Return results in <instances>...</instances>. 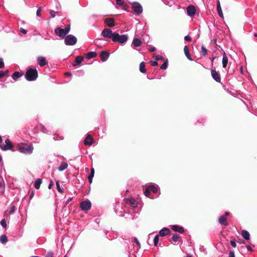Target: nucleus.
<instances>
[{"mask_svg":"<svg viewBox=\"0 0 257 257\" xmlns=\"http://www.w3.org/2000/svg\"><path fill=\"white\" fill-rule=\"evenodd\" d=\"M128 38V36L127 34L119 35L118 33L114 32L112 41L114 43L124 45L127 41Z\"/></svg>","mask_w":257,"mask_h":257,"instance_id":"f257e3e1","label":"nucleus"},{"mask_svg":"<svg viewBox=\"0 0 257 257\" xmlns=\"http://www.w3.org/2000/svg\"><path fill=\"white\" fill-rule=\"evenodd\" d=\"M38 76V71L36 68H30L26 72L25 78L28 81H34L37 79Z\"/></svg>","mask_w":257,"mask_h":257,"instance_id":"f03ea898","label":"nucleus"},{"mask_svg":"<svg viewBox=\"0 0 257 257\" xmlns=\"http://www.w3.org/2000/svg\"><path fill=\"white\" fill-rule=\"evenodd\" d=\"M70 25H67L64 29H62L59 27L56 28L54 32L55 34L59 36V37L64 39L66 36V35L70 32Z\"/></svg>","mask_w":257,"mask_h":257,"instance_id":"7ed1b4c3","label":"nucleus"},{"mask_svg":"<svg viewBox=\"0 0 257 257\" xmlns=\"http://www.w3.org/2000/svg\"><path fill=\"white\" fill-rule=\"evenodd\" d=\"M33 146L32 144L22 145L19 146V151L25 154H31L33 151Z\"/></svg>","mask_w":257,"mask_h":257,"instance_id":"20e7f679","label":"nucleus"},{"mask_svg":"<svg viewBox=\"0 0 257 257\" xmlns=\"http://www.w3.org/2000/svg\"><path fill=\"white\" fill-rule=\"evenodd\" d=\"M77 39L73 35H68L64 38L65 44L67 46H73L76 44Z\"/></svg>","mask_w":257,"mask_h":257,"instance_id":"39448f33","label":"nucleus"},{"mask_svg":"<svg viewBox=\"0 0 257 257\" xmlns=\"http://www.w3.org/2000/svg\"><path fill=\"white\" fill-rule=\"evenodd\" d=\"M135 13L138 15L141 14L143 13V9L142 5L137 2L130 3Z\"/></svg>","mask_w":257,"mask_h":257,"instance_id":"423d86ee","label":"nucleus"},{"mask_svg":"<svg viewBox=\"0 0 257 257\" xmlns=\"http://www.w3.org/2000/svg\"><path fill=\"white\" fill-rule=\"evenodd\" d=\"M0 147L3 151H6L12 149L14 148V146L11 141L7 139L5 140V143L0 146Z\"/></svg>","mask_w":257,"mask_h":257,"instance_id":"0eeeda50","label":"nucleus"},{"mask_svg":"<svg viewBox=\"0 0 257 257\" xmlns=\"http://www.w3.org/2000/svg\"><path fill=\"white\" fill-rule=\"evenodd\" d=\"M91 203L89 200L82 201L80 204V208L84 211H87L91 209Z\"/></svg>","mask_w":257,"mask_h":257,"instance_id":"6e6552de","label":"nucleus"},{"mask_svg":"<svg viewBox=\"0 0 257 257\" xmlns=\"http://www.w3.org/2000/svg\"><path fill=\"white\" fill-rule=\"evenodd\" d=\"M114 32L113 33L112 30L110 29H103L101 33V35L105 38H109L112 40V38L114 36Z\"/></svg>","mask_w":257,"mask_h":257,"instance_id":"1a4fd4ad","label":"nucleus"},{"mask_svg":"<svg viewBox=\"0 0 257 257\" xmlns=\"http://www.w3.org/2000/svg\"><path fill=\"white\" fill-rule=\"evenodd\" d=\"M186 11L187 15L191 17L194 16L196 12L195 7L193 5H189L187 7Z\"/></svg>","mask_w":257,"mask_h":257,"instance_id":"9d476101","label":"nucleus"},{"mask_svg":"<svg viewBox=\"0 0 257 257\" xmlns=\"http://www.w3.org/2000/svg\"><path fill=\"white\" fill-rule=\"evenodd\" d=\"M211 75L212 78L217 82H220L221 81L220 75L215 69L211 70Z\"/></svg>","mask_w":257,"mask_h":257,"instance_id":"9b49d317","label":"nucleus"},{"mask_svg":"<svg viewBox=\"0 0 257 257\" xmlns=\"http://www.w3.org/2000/svg\"><path fill=\"white\" fill-rule=\"evenodd\" d=\"M38 64L41 67L47 65L48 62L46 61L45 57L43 56H39L37 58Z\"/></svg>","mask_w":257,"mask_h":257,"instance_id":"f8f14e48","label":"nucleus"},{"mask_svg":"<svg viewBox=\"0 0 257 257\" xmlns=\"http://www.w3.org/2000/svg\"><path fill=\"white\" fill-rule=\"evenodd\" d=\"M94 140L90 135H87L84 141L85 145L91 146L93 143Z\"/></svg>","mask_w":257,"mask_h":257,"instance_id":"ddd939ff","label":"nucleus"},{"mask_svg":"<svg viewBox=\"0 0 257 257\" xmlns=\"http://www.w3.org/2000/svg\"><path fill=\"white\" fill-rule=\"evenodd\" d=\"M104 23L109 27H113L115 26L114 20L113 18H108L104 20Z\"/></svg>","mask_w":257,"mask_h":257,"instance_id":"4468645a","label":"nucleus"},{"mask_svg":"<svg viewBox=\"0 0 257 257\" xmlns=\"http://www.w3.org/2000/svg\"><path fill=\"white\" fill-rule=\"evenodd\" d=\"M126 204L132 206L133 207H135L137 206L138 202L133 198H127L125 199Z\"/></svg>","mask_w":257,"mask_h":257,"instance_id":"2eb2a0df","label":"nucleus"},{"mask_svg":"<svg viewBox=\"0 0 257 257\" xmlns=\"http://www.w3.org/2000/svg\"><path fill=\"white\" fill-rule=\"evenodd\" d=\"M171 228L173 231L180 233H182L184 231V228L182 226H179L178 225H172Z\"/></svg>","mask_w":257,"mask_h":257,"instance_id":"dca6fc26","label":"nucleus"},{"mask_svg":"<svg viewBox=\"0 0 257 257\" xmlns=\"http://www.w3.org/2000/svg\"><path fill=\"white\" fill-rule=\"evenodd\" d=\"M109 55H110L109 53L106 51H101V52L100 54V57L101 58L102 61H103V62L106 61L107 60V59L108 58Z\"/></svg>","mask_w":257,"mask_h":257,"instance_id":"f3484780","label":"nucleus"},{"mask_svg":"<svg viewBox=\"0 0 257 257\" xmlns=\"http://www.w3.org/2000/svg\"><path fill=\"white\" fill-rule=\"evenodd\" d=\"M84 60L83 57L82 56H78L76 57L73 63V66H76L79 65Z\"/></svg>","mask_w":257,"mask_h":257,"instance_id":"a211bd4d","label":"nucleus"},{"mask_svg":"<svg viewBox=\"0 0 257 257\" xmlns=\"http://www.w3.org/2000/svg\"><path fill=\"white\" fill-rule=\"evenodd\" d=\"M170 232V231L169 228L167 227H164L159 231V235L161 236H165L169 234Z\"/></svg>","mask_w":257,"mask_h":257,"instance_id":"6ab92c4d","label":"nucleus"},{"mask_svg":"<svg viewBox=\"0 0 257 257\" xmlns=\"http://www.w3.org/2000/svg\"><path fill=\"white\" fill-rule=\"evenodd\" d=\"M218 222L221 225H223L224 226L228 225V222L226 218L224 215H222L219 218Z\"/></svg>","mask_w":257,"mask_h":257,"instance_id":"aec40b11","label":"nucleus"},{"mask_svg":"<svg viewBox=\"0 0 257 257\" xmlns=\"http://www.w3.org/2000/svg\"><path fill=\"white\" fill-rule=\"evenodd\" d=\"M222 63L223 68H225L228 64V58L225 52L224 51L223 53V58L222 60Z\"/></svg>","mask_w":257,"mask_h":257,"instance_id":"412c9836","label":"nucleus"},{"mask_svg":"<svg viewBox=\"0 0 257 257\" xmlns=\"http://www.w3.org/2000/svg\"><path fill=\"white\" fill-rule=\"evenodd\" d=\"M142 43V41L139 38H134L132 42V45L134 47H139L141 45Z\"/></svg>","mask_w":257,"mask_h":257,"instance_id":"4be33fe9","label":"nucleus"},{"mask_svg":"<svg viewBox=\"0 0 257 257\" xmlns=\"http://www.w3.org/2000/svg\"><path fill=\"white\" fill-rule=\"evenodd\" d=\"M184 53H185V56H186L187 58L190 61H192L193 59L191 58V57L190 56V52H189V49L187 46H185L184 47Z\"/></svg>","mask_w":257,"mask_h":257,"instance_id":"5701e85b","label":"nucleus"},{"mask_svg":"<svg viewBox=\"0 0 257 257\" xmlns=\"http://www.w3.org/2000/svg\"><path fill=\"white\" fill-rule=\"evenodd\" d=\"M22 73L18 71H16L12 74V77L13 78L14 80L16 81L18 78H20L22 76Z\"/></svg>","mask_w":257,"mask_h":257,"instance_id":"b1692460","label":"nucleus"},{"mask_svg":"<svg viewBox=\"0 0 257 257\" xmlns=\"http://www.w3.org/2000/svg\"><path fill=\"white\" fill-rule=\"evenodd\" d=\"M241 235L245 240H249L250 238L249 233L245 230H243L241 231Z\"/></svg>","mask_w":257,"mask_h":257,"instance_id":"393cba45","label":"nucleus"},{"mask_svg":"<svg viewBox=\"0 0 257 257\" xmlns=\"http://www.w3.org/2000/svg\"><path fill=\"white\" fill-rule=\"evenodd\" d=\"M148 188L149 189L150 191L156 193L158 191V188L157 186H155L154 185H150L148 186Z\"/></svg>","mask_w":257,"mask_h":257,"instance_id":"a878e982","label":"nucleus"},{"mask_svg":"<svg viewBox=\"0 0 257 257\" xmlns=\"http://www.w3.org/2000/svg\"><path fill=\"white\" fill-rule=\"evenodd\" d=\"M94 168H92L90 170V173L89 174L88 176V179L89 181V182L90 183H91L92 182V179L94 177Z\"/></svg>","mask_w":257,"mask_h":257,"instance_id":"bb28decb","label":"nucleus"},{"mask_svg":"<svg viewBox=\"0 0 257 257\" xmlns=\"http://www.w3.org/2000/svg\"><path fill=\"white\" fill-rule=\"evenodd\" d=\"M217 13L218 14V15L220 17L223 18V13L222 12V10H221V6H220L219 1H218L217 4Z\"/></svg>","mask_w":257,"mask_h":257,"instance_id":"cd10ccee","label":"nucleus"},{"mask_svg":"<svg viewBox=\"0 0 257 257\" xmlns=\"http://www.w3.org/2000/svg\"><path fill=\"white\" fill-rule=\"evenodd\" d=\"M68 164L66 162H62L60 166L58 167V170L59 171H63L68 167Z\"/></svg>","mask_w":257,"mask_h":257,"instance_id":"c85d7f7f","label":"nucleus"},{"mask_svg":"<svg viewBox=\"0 0 257 257\" xmlns=\"http://www.w3.org/2000/svg\"><path fill=\"white\" fill-rule=\"evenodd\" d=\"M42 182V179H37L36 180L34 183V187L36 189H39L40 187V185Z\"/></svg>","mask_w":257,"mask_h":257,"instance_id":"c756f323","label":"nucleus"},{"mask_svg":"<svg viewBox=\"0 0 257 257\" xmlns=\"http://www.w3.org/2000/svg\"><path fill=\"white\" fill-rule=\"evenodd\" d=\"M96 56V53L95 52H89L87 54L86 58L88 60L94 58Z\"/></svg>","mask_w":257,"mask_h":257,"instance_id":"7c9ffc66","label":"nucleus"},{"mask_svg":"<svg viewBox=\"0 0 257 257\" xmlns=\"http://www.w3.org/2000/svg\"><path fill=\"white\" fill-rule=\"evenodd\" d=\"M140 71L143 73H145L146 72L145 63L144 62H141L140 64Z\"/></svg>","mask_w":257,"mask_h":257,"instance_id":"2f4dec72","label":"nucleus"},{"mask_svg":"<svg viewBox=\"0 0 257 257\" xmlns=\"http://www.w3.org/2000/svg\"><path fill=\"white\" fill-rule=\"evenodd\" d=\"M8 238L5 234L2 235L0 236V242L2 243L5 244L8 242Z\"/></svg>","mask_w":257,"mask_h":257,"instance_id":"473e14b6","label":"nucleus"},{"mask_svg":"<svg viewBox=\"0 0 257 257\" xmlns=\"http://www.w3.org/2000/svg\"><path fill=\"white\" fill-rule=\"evenodd\" d=\"M5 183L3 178L0 176V191L3 192L4 190Z\"/></svg>","mask_w":257,"mask_h":257,"instance_id":"72a5a7b5","label":"nucleus"},{"mask_svg":"<svg viewBox=\"0 0 257 257\" xmlns=\"http://www.w3.org/2000/svg\"><path fill=\"white\" fill-rule=\"evenodd\" d=\"M207 53V49L203 46H201V55L203 56H205Z\"/></svg>","mask_w":257,"mask_h":257,"instance_id":"f704fd0d","label":"nucleus"},{"mask_svg":"<svg viewBox=\"0 0 257 257\" xmlns=\"http://www.w3.org/2000/svg\"><path fill=\"white\" fill-rule=\"evenodd\" d=\"M159 240V235H156L154 238V244L155 246H157L158 242Z\"/></svg>","mask_w":257,"mask_h":257,"instance_id":"c9c22d12","label":"nucleus"},{"mask_svg":"<svg viewBox=\"0 0 257 257\" xmlns=\"http://www.w3.org/2000/svg\"><path fill=\"white\" fill-rule=\"evenodd\" d=\"M16 211V206L12 204L9 209V213L10 214H13Z\"/></svg>","mask_w":257,"mask_h":257,"instance_id":"e433bc0d","label":"nucleus"},{"mask_svg":"<svg viewBox=\"0 0 257 257\" xmlns=\"http://www.w3.org/2000/svg\"><path fill=\"white\" fill-rule=\"evenodd\" d=\"M9 72L8 70L6 71H0V79L6 76Z\"/></svg>","mask_w":257,"mask_h":257,"instance_id":"4c0bfd02","label":"nucleus"},{"mask_svg":"<svg viewBox=\"0 0 257 257\" xmlns=\"http://www.w3.org/2000/svg\"><path fill=\"white\" fill-rule=\"evenodd\" d=\"M168 61H165L161 66V69L162 70H166L168 67Z\"/></svg>","mask_w":257,"mask_h":257,"instance_id":"58836bf2","label":"nucleus"},{"mask_svg":"<svg viewBox=\"0 0 257 257\" xmlns=\"http://www.w3.org/2000/svg\"><path fill=\"white\" fill-rule=\"evenodd\" d=\"M180 236L177 234H174L172 236V239L173 241L176 242L178 240Z\"/></svg>","mask_w":257,"mask_h":257,"instance_id":"ea45409f","label":"nucleus"},{"mask_svg":"<svg viewBox=\"0 0 257 257\" xmlns=\"http://www.w3.org/2000/svg\"><path fill=\"white\" fill-rule=\"evenodd\" d=\"M116 3L119 6H125V4L123 0H116Z\"/></svg>","mask_w":257,"mask_h":257,"instance_id":"a19ab883","label":"nucleus"},{"mask_svg":"<svg viewBox=\"0 0 257 257\" xmlns=\"http://www.w3.org/2000/svg\"><path fill=\"white\" fill-rule=\"evenodd\" d=\"M56 188H57V190H58V191L60 193L63 192V190H62V189L60 187L59 181L56 182Z\"/></svg>","mask_w":257,"mask_h":257,"instance_id":"79ce46f5","label":"nucleus"},{"mask_svg":"<svg viewBox=\"0 0 257 257\" xmlns=\"http://www.w3.org/2000/svg\"><path fill=\"white\" fill-rule=\"evenodd\" d=\"M150 192H151V191H150L148 187H146V188L145 189V190L144 191V194H145V196L147 197H149Z\"/></svg>","mask_w":257,"mask_h":257,"instance_id":"37998d69","label":"nucleus"},{"mask_svg":"<svg viewBox=\"0 0 257 257\" xmlns=\"http://www.w3.org/2000/svg\"><path fill=\"white\" fill-rule=\"evenodd\" d=\"M1 225L4 228L6 227L7 226V222L5 219H2L1 221Z\"/></svg>","mask_w":257,"mask_h":257,"instance_id":"c03bdc74","label":"nucleus"},{"mask_svg":"<svg viewBox=\"0 0 257 257\" xmlns=\"http://www.w3.org/2000/svg\"><path fill=\"white\" fill-rule=\"evenodd\" d=\"M151 66L155 67L158 65L157 61L155 59V60H152L150 62Z\"/></svg>","mask_w":257,"mask_h":257,"instance_id":"a18cd8bd","label":"nucleus"},{"mask_svg":"<svg viewBox=\"0 0 257 257\" xmlns=\"http://www.w3.org/2000/svg\"><path fill=\"white\" fill-rule=\"evenodd\" d=\"M41 131L43 133L49 134V131L44 126L42 127Z\"/></svg>","mask_w":257,"mask_h":257,"instance_id":"49530a36","label":"nucleus"},{"mask_svg":"<svg viewBox=\"0 0 257 257\" xmlns=\"http://www.w3.org/2000/svg\"><path fill=\"white\" fill-rule=\"evenodd\" d=\"M5 64L2 58H0V69L4 67Z\"/></svg>","mask_w":257,"mask_h":257,"instance_id":"de8ad7c7","label":"nucleus"},{"mask_svg":"<svg viewBox=\"0 0 257 257\" xmlns=\"http://www.w3.org/2000/svg\"><path fill=\"white\" fill-rule=\"evenodd\" d=\"M49 13H50V14L52 18H54L55 17V16H56V13L57 12H55L53 10H51Z\"/></svg>","mask_w":257,"mask_h":257,"instance_id":"09e8293b","label":"nucleus"},{"mask_svg":"<svg viewBox=\"0 0 257 257\" xmlns=\"http://www.w3.org/2000/svg\"><path fill=\"white\" fill-rule=\"evenodd\" d=\"M155 59L157 61L160 60H164V58L161 55H158V56H157L156 57Z\"/></svg>","mask_w":257,"mask_h":257,"instance_id":"8fccbe9b","label":"nucleus"},{"mask_svg":"<svg viewBox=\"0 0 257 257\" xmlns=\"http://www.w3.org/2000/svg\"><path fill=\"white\" fill-rule=\"evenodd\" d=\"M53 256H54V253H53V252L50 251V252H48L47 253L45 257H53Z\"/></svg>","mask_w":257,"mask_h":257,"instance_id":"3c124183","label":"nucleus"},{"mask_svg":"<svg viewBox=\"0 0 257 257\" xmlns=\"http://www.w3.org/2000/svg\"><path fill=\"white\" fill-rule=\"evenodd\" d=\"M184 40L186 41H189V42H190L192 40L191 38L188 35L185 36Z\"/></svg>","mask_w":257,"mask_h":257,"instance_id":"603ef678","label":"nucleus"},{"mask_svg":"<svg viewBox=\"0 0 257 257\" xmlns=\"http://www.w3.org/2000/svg\"><path fill=\"white\" fill-rule=\"evenodd\" d=\"M20 31H21V33H22L23 34H26L28 32L27 30L23 28H21L20 29Z\"/></svg>","mask_w":257,"mask_h":257,"instance_id":"864d4df0","label":"nucleus"},{"mask_svg":"<svg viewBox=\"0 0 257 257\" xmlns=\"http://www.w3.org/2000/svg\"><path fill=\"white\" fill-rule=\"evenodd\" d=\"M134 239L135 242L138 245L139 248H140L141 244H140V242L139 241V240H138V239L136 237H135Z\"/></svg>","mask_w":257,"mask_h":257,"instance_id":"5fc2aeb1","label":"nucleus"},{"mask_svg":"<svg viewBox=\"0 0 257 257\" xmlns=\"http://www.w3.org/2000/svg\"><path fill=\"white\" fill-rule=\"evenodd\" d=\"M230 243L233 247H235L236 246V243L235 241L230 240Z\"/></svg>","mask_w":257,"mask_h":257,"instance_id":"6e6d98bb","label":"nucleus"},{"mask_svg":"<svg viewBox=\"0 0 257 257\" xmlns=\"http://www.w3.org/2000/svg\"><path fill=\"white\" fill-rule=\"evenodd\" d=\"M41 12V8H39L37 11V12H36V15L38 17H39L40 16V13Z\"/></svg>","mask_w":257,"mask_h":257,"instance_id":"4d7b16f0","label":"nucleus"},{"mask_svg":"<svg viewBox=\"0 0 257 257\" xmlns=\"http://www.w3.org/2000/svg\"><path fill=\"white\" fill-rule=\"evenodd\" d=\"M229 257H235V254L233 251H230L229 252Z\"/></svg>","mask_w":257,"mask_h":257,"instance_id":"13d9d810","label":"nucleus"},{"mask_svg":"<svg viewBox=\"0 0 257 257\" xmlns=\"http://www.w3.org/2000/svg\"><path fill=\"white\" fill-rule=\"evenodd\" d=\"M35 195V191H32L30 195V199H32Z\"/></svg>","mask_w":257,"mask_h":257,"instance_id":"bf43d9fd","label":"nucleus"},{"mask_svg":"<svg viewBox=\"0 0 257 257\" xmlns=\"http://www.w3.org/2000/svg\"><path fill=\"white\" fill-rule=\"evenodd\" d=\"M72 200V197H69V198L67 199V200H66V202H65V204L67 205L68 204L70 201H71Z\"/></svg>","mask_w":257,"mask_h":257,"instance_id":"052dcab7","label":"nucleus"},{"mask_svg":"<svg viewBox=\"0 0 257 257\" xmlns=\"http://www.w3.org/2000/svg\"><path fill=\"white\" fill-rule=\"evenodd\" d=\"M150 52H155L156 51V48L154 47H151L150 49Z\"/></svg>","mask_w":257,"mask_h":257,"instance_id":"680f3d73","label":"nucleus"},{"mask_svg":"<svg viewBox=\"0 0 257 257\" xmlns=\"http://www.w3.org/2000/svg\"><path fill=\"white\" fill-rule=\"evenodd\" d=\"M246 248L248 251H252V247L250 245H247Z\"/></svg>","mask_w":257,"mask_h":257,"instance_id":"e2e57ef3","label":"nucleus"},{"mask_svg":"<svg viewBox=\"0 0 257 257\" xmlns=\"http://www.w3.org/2000/svg\"><path fill=\"white\" fill-rule=\"evenodd\" d=\"M53 185V183L52 181H51L50 184L48 185V188L50 189H51Z\"/></svg>","mask_w":257,"mask_h":257,"instance_id":"0e129e2a","label":"nucleus"},{"mask_svg":"<svg viewBox=\"0 0 257 257\" xmlns=\"http://www.w3.org/2000/svg\"><path fill=\"white\" fill-rule=\"evenodd\" d=\"M65 75H67V76H71V73H70V72H66V73H65Z\"/></svg>","mask_w":257,"mask_h":257,"instance_id":"69168bd1","label":"nucleus"},{"mask_svg":"<svg viewBox=\"0 0 257 257\" xmlns=\"http://www.w3.org/2000/svg\"><path fill=\"white\" fill-rule=\"evenodd\" d=\"M229 215V213L228 212H225L224 213V216H227Z\"/></svg>","mask_w":257,"mask_h":257,"instance_id":"338daca9","label":"nucleus"},{"mask_svg":"<svg viewBox=\"0 0 257 257\" xmlns=\"http://www.w3.org/2000/svg\"><path fill=\"white\" fill-rule=\"evenodd\" d=\"M215 58H216V57H213L211 58V60L212 64L213 63V62Z\"/></svg>","mask_w":257,"mask_h":257,"instance_id":"774afa93","label":"nucleus"}]
</instances>
